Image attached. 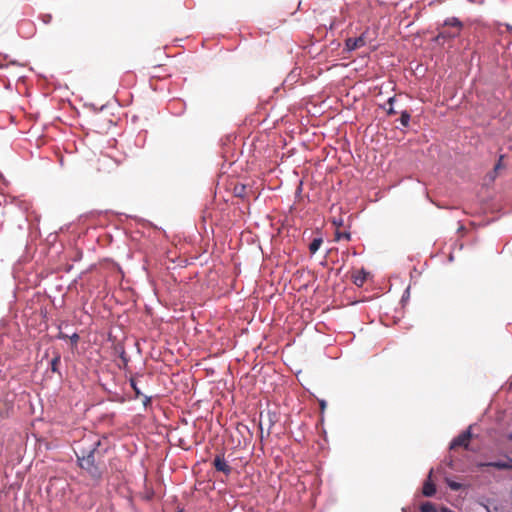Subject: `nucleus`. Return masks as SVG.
Here are the masks:
<instances>
[{"instance_id": "nucleus-14", "label": "nucleus", "mask_w": 512, "mask_h": 512, "mask_svg": "<svg viewBox=\"0 0 512 512\" xmlns=\"http://www.w3.org/2000/svg\"><path fill=\"white\" fill-rule=\"evenodd\" d=\"M129 382H130V386H131V388H132V389L134 390V392H135L136 397H140V396H142V392H141V390H140V389L138 388V386H137L136 379H135L134 377H131V378H130V380H129Z\"/></svg>"}, {"instance_id": "nucleus-27", "label": "nucleus", "mask_w": 512, "mask_h": 512, "mask_svg": "<svg viewBox=\"0 0 512 512\" xmlns=\"http://www.w3.org/2000/svg\"><path fill=\"white\" fill-rule=\"evenodd\" d=\"M263 423H262V420L260 421V429L262 430L263 429Z\"/></svg>"}, {"instance_id": "nucleus-1", "label": "nucleus", "mask_w": 512, "mask_h": 512, "mask_svg": "<svg viewBox=\"0 0 512 512\" xmlns=\"http://www.w3.org/2000/svg\"><path fill=\"white\" fill-rule=\"evenodd\" d=\"M100 446V440L92 439L91 437H85L79 441L74 448L78 466L82 470H85L94 480H100L103 474L98 463L96 462V458L99 455Z\"/></svg>"}, {"instance_id": "nucleus-15", "label": "nucleus", "mask_w": 512, "mask_h": 512, "mask_svg": "<svg viewBox=\"0 0 512 512\" xmlns=\"http://www.w3.org/2000/svg\"><path fill=\"white\" fill-rule=\"evenodd\" d=\"M267 417H268V433L270 432V429L271 427L275 424L276 422V414L275 413H271L270 411L267 413Z\"/></svg>"}, {"instance_id": "nucleus-3", "label": "nucleus", "mask_w": 512, "mask_h": 512, "mask_svg": "<svg viewBox=\"0 0 512 512\" xmlns=\"http://www.w3.org/2000/svg\"><path fill=\"white\" fill-rule=\"evenodd\" d=\"M368 31L363 32L359 37L347 38L345 40V49L348 52L364 47L367 44Z\"/></svg>"}, {"instance_id": "nucleus-13", "label": "nucleus", "mask_w": 512, "mask_h": 512, "mask_svg": "<svg viewBox=\"0 0 512 512\" xmlns=\"http://www.w3.org/2000/svg\"><path fill=\"white\" fill-rule=\"evenodd\" d=\"M342 239H345V240L349 241L351 239V234L349 232H339V231H336V233H335V240L336 241H340Z\"/></svg>"}, {"instance_id": "nucleus-2", "label": "nucleus", "mask_w": 512, "mask_h": 512, "mask_svg": "<svg viewBox=\"0 0 512 512\" xmlns=\"http://www.w3.org/2000/svg\"><path fill=\"white\" fill-rule=\"evenodd\" d=\"M463 28V23L457 17L447 18L443 23V28L439 30L435 41L444 44L447 41L459 37Z\"/></svg>"}, {"instance_id": "nucleus-5", "label": "nucleus", "mask_w": 512, "mask_h": 512, "mask_svg": "<svg viewBox=\"0 0 512 512\" xmlns=\"http://www.w3.org/2000/svg\"><path fill=\"white\" fill-rule=\"evenodd\" d=\"M213 466L214 468L219 471V472H222L224 473L225 475H229L232 471V468L228 465L227 461L225 460V456H224V453L221 452V453H218L214 460H213Z\"/></svg>"}, {"instance_id": "nucleus-8", "label": "nucleus", "mask_w": 512, "mask_h": 512, "mask_svg": "<svg viewBox=\"0 0 512 512\" xmlns=\"http://www.w3.org/2000/svg\"><path fill=\"white\" fill-rule=\"evenodd\" d=\"M367 275L368 273L364 269L358 270L352 275L353 283L358 287H362L367 279Z\"/></svg>"}, {"instance_id": "nucleus-19", "label": "nucleus", "mask_w": 512, "mask_h": 512, "mask_svg": "<svg viewBox=\"0 0 512 512\" xmlns=\"http://www.w3.org/2000/svg\"><path fill=\"white\" fill-rule=\"evenodd\" d=\"M150 403H151V397H149V396H144V399H143V405H144L145 407H147L148 405H150Z\"/></svg>"}, {"instance_id": "nucleus-10", "label": "nucleus", "mask_w": 512, "mask_h": 512, "mask_svg": "<svg viewBox=\"0 0 512 512\" xmlns=\"http://www.w3.org/2000/svg\"><path fill=\"white\" fill-rule=\"evenodd\" d=\"M323 243L322 237H316L312 240L309 245V251L311 254H315Z\"/></svg>"}, {"instance_id": "nucleus-25", "label": "nucleus", "mask_w": 512, "mask_h": 512, "mask_svg": "<svg viewBox=\"0 0 512 512\" xmlns=\"http://www.w3.org/2000/svg\"><path fill=\"white\" fill-rule=\"evenodd\" d=\"M441 511H442V512H455V511H453V510H451V509H449V508H447V507H443V508L441 509Z\"/></svg>"}, {"instance_id": "nucleus-7", "label": "nucleus", "mask_w": 512, "mask_h": 512, "mask_svg": "<svg viewBox=\"0 0 512 512\" xmlns=\"http://www.w3.org/2000/svg\"><path fill=\"white\" fill-rule=\"evenodd\" d=\"M485 465L499 469V470L512 469V459L508 458L506 460H497V461L489 462Z\"/></svg>"}, {"instance_id": "nucleus-23", "label": "nucleus", "mask_w": 512, "mask_h": 512, "mask_svg": "<svg viewBox=\"0 0 512 512\" xmlns=\"http://www.w3.org/2000/svg\"><path fill=\"white\" fill-rule=\"evenodd\" d=\"M396 110L393 108V106H390L389 109L387 110V114L388 115H394L396 114Z\"/></svg>"}, {"instance_id": "nucleus-16", "label": "nucleus", "mask_w": 512, "mask_h": 512, "mask_svg": "<svg viewBox=\"0 0 512 512\" xmlns=\"http://www.w3.org/2000/svg\"><path fill=\"white\" fill-rule=\"evenodd\" d=\"M447 485L453 491H458L462 488V484L452 481V480H447Z\"/></svg>"}, {"instance_id": "nucleus-11", "label": "nucleus", "mask_w": 512, "mask_h": 512, "mask_svg": "<svg viewBox=\"0 0 512 512\" xmlns=\"http://www.w3.org/2000/svg\"><path fill=\"white\" fill-rule=\"evenodd\" d=\"M411 115L408 111L404 110L401 112L400 123L403 127H408L410 123Z\"/></svg>"}, {"instance_id": "nucleus-4", "label": "nucleus", "mask_w": 512, "mask_h": 512, "mask_svg": "<svg viewBox=\"0 0 512 512\" xmlns=\"http://www.w3.org/2000/svg\"><path fill=\"white\" fill-rule=\"evenodd\" d=\"M471 426L468 427L465 431H463L461 434H459L457 437H455L451 443H450V449H455L457 447H464L465 449H468L469 446V440L471 439Z\"/></svg>"}, {"instance_id": "nucleus-17", "label": "nucleus", "mask_w": 512, "mask_h": 512, "mask_svg": "<svg viewBox=\"0 0 512 512\" xmlns=\"http://www.w3.org/2000/svg\"><path fill=\"white\" fill-rule=\"evenodd\" d=\"M502 159H503V156H500L498 162L494 166V173H496L499 169L502 168Z\"/></svg>"}, {"instance_id": "nucleus-26", "label": "nucleus", "mask_w": 512, "mask_h": 512, "mask_svg": "<svg viewBox=\"0 0 512 512\" xmlns=\"http://www.w3.org/2000/svg\"><path fill=\"white\" fill-rule=\"evenodd\" d=\"M68 336L66 334L60 333L59 338L60 339H66Z\"/></svg>"}, {"instance_id": "nucleus-20", "label": "nucleus", "mask_w": 512, "mask_h": 512, "mask_svg": "<svg viewBox=\"0 0 512 512\" xmlns=\"http://www.w3.org/2000/svg\"><path fill=\"white\" fill-rule=\"evenodd\" d=\"M8 417V410H3L0 408V418H6Z\"/></svg>"}, {"instance_id": "nucleus-12", "label": "nucleus", "mask_w": 512, "mask_h": 512, "mask_svg": "<svg viewBox=\"0 0 512 512\" xmlns=\"http://www.w3.org/2000/svg\"><path fill=\"white\" fill-rule=\"evenodd\" d=\"M421 512H436L435 506L431 502H425L420 507Z\"/></svg>"}, {"instance_id": "nucleus-24", "label": "nucleus", "mask_w": 512, "mask_h": 512, "mask_svg": "<svg viewBox=\"0 0 512 512\" xmlns=\"http://www.w3.org/2000/svg\"><path fill=\"white\" fill-rule=\"evenodd\" d=\"M394 101H395V97L393 96L388 99L387 103L389 104V106H393Z\"/></svg>"}, {"instance_id": "nucleus-21", "label": "nucleus", "mask_w": 512, "mask_h": 512, "mask_svg": "<svg viewBox=\"0 0 512 512\" xmlns=\"http://www.w3.org/2000/svg\"><path fill=\"white\" fill-rule=\"evenodd\" d=\"M244 190H245V186L244 185H242L240 187V190H238V187H235V191H236L237 195H239V196L242 195V192H244Z\"/></svg>"}, {"instance_id": "nucleus-18", "label": "nucleus", "mask_w": 512, "mask_h": 512, "mask_svg": "<svg viewBox=\"0 0 512 512\" xmlns=\"http://www.w3.org/2000/svg\"><path fill=\"white\" fill-rule=\"evenodd\" d=\"M70 340L73 345H77L79 341V335L77 333H74L72 336H70Z\"/></svg>"}, {"instance_id": "nucleus-6", "label": "nucleus", "mask_w": 512, "mask_h": 512, "mask_svg": "<svg viewBox=\"0 0 512 512\" xmlns=\"http://www.w3.org/2000/svg\"><path fill=\"white\" fill-rule=\"evenodd\" d=\"M432 472H433V470H430L428 479L425 481V483L423 485V489H422V493L426 497H432L436 493V486L431 481Z\"/></svg>"}, {"instance_id": "nucleus-22", "label": "nucleus", "mask_w": 512, "mask_h": 512, "mask_svg": "<svg viewBox=\"0 0 512 512\" xmlns=\"http://www.w3.org/2000/svg\"><path fill=\"white\" fill-rule=\"evenodd\" d=\"M333 224L337 227L341 226L343 224V220L342 219H334L333 220Z\"/></svg>"}, {"instance_id": "nucleus-9", "label": "nucleus", "mask_w": 512, "mask_h": 512, "mask_svg": "<svg viewBox=\"0 0 512 512\" xmlns=\"http://www.w3.org/2000/svg\"><path fill=\"white\" fill-rule=\"evenodd\" d=\"M60 362H61V355H60V353L56 352L54 357L52 358V360L50 362V369H51L52 372L60 374V372L58 370Z\"/></svg>"}]
</instances>
